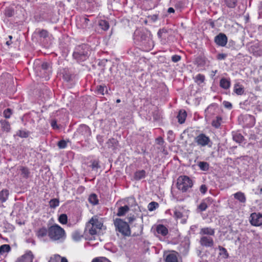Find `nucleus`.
Wrapping results in <instances>:
<instances>
[{"label":"nucleus","mask_w":262,"mask_h":262,"mask_svg":"<svg viewBox=\"0 0 262 262\" xmlns=\"http://www.w3.org/2000/svg\"><path fill=\"white\" fill-rule=\"evenodd\" d=\"M48 236L53 241H60L65 238V231L59 225L55 224L48 229Z\"/></svg>","instance_id":"nucleus-1"},{"label":"nucleus","mask_w":262,"mask_h":262,"mask_svg":"<svg viewBox=\"0 0 262 262\" xmlns=\"http://www.w3.org/2000/svg\"><path fill=\"white\" fill-rule=\"evenodd\" d=\"M134 34L135 39L142 42L146 50H150L152 48L153 42L149 39V33L147 32L136 31Z\"/></svg>","instance_id":"nucleus-2"},{"label":"nucleus","mask_w":262,"mask_h":262,"mask_svg":"<svg viewBox=\"0 0 262 262\" xmlns=\"http://www.w3.org/2000/svg\"><path fill=\"white\" fill-rule=\"evenodd\" d=\"M177 188L182 192L186 191L193 185L192 180L187 176H180L177 180Z\"/></svg>","instance_id":"nucleus-3"},{"label":"nucleus","mask_w":262,"mask_h":262,"mask_svg":"<svg viewBox=\"0 0 262 262\" xmlns=\"http://www.w3.org/2000/svg\"><path fill=\"white\" fill-rule=\"evenodd\" d=\"M116 229L123 235L129 236L130 230L128 224L120 219H116L114 221Z\"/></svg>","instance_id":"nucleus-4"},{"label":"nucleus","mask_w":262,"mask_h":262,"mask_svg":"<svg viewBox=\"0 0 262 262\" xmlns=\"http://www.w3.org/2000/svg\"><path fill=\"white\" fill-rule=\"evenodd\" d=\"M189 215V210L187 209L178 206L175 208L174 211V215L177 220H180V222L182 224H185L188 219Z\"/></svg>","instance_id":"nucleus-5"},{"label":"nucleus","mask_w":262,"mask_h":262,"mask_svg":"<svg viewBox=\"0 0 262 262\" xmlns=\"http://www.w3.org/2000/svg\"><path fill=\"white\" fill-rule=\"evenodd\" d=\"M92 226L89 229V233L91 235H95L97 233V229H101L102 226V224L98 221L97 219L92 217L87 224V227Z\"/></svg>","instance_id":"nucleus-6"},{"label":"nucleus","mask_w":262,"mask_h":262,"mask_svg":"<svg viewBox=\"0 0 262 262\" xmlns=\"http://www.w3.org/2000/svg\"><path fill=\"white\" fill-rule=\"evenodd\" d=\"M249 222L252 226H261L262 225V214L255 212L251 213L249 217Z\"/></svg>","instance_id":"nucleus-7"},{"label":"nucleus","mask_w":262,"mask_h":262,"mask_svg":"<svg viewBox=\"0 0 262 262\" xmlns=\"http://www.w3.org/2000/svg\"><path fill=\"white\" fill-rule=\"evenodd\" d=\"M194 140L198 145L202 146H205L208 145L210 142V139L209 137L203 134L196 136Z\"/></svg>","instance_id":"nucleus-8"},{"label":"nucleus","mask_w":262,"mask_h":262,"mask_svg":"<svg viewBox=\"0 0 262 262\" xmlns=\"http://www.w3.org/2000/svg\"><path fill=\"white\" fill-rule=\"evenodd\" d=\"M200 244L206 247H212L214 242L211 236H202L200 239Z\"/></svg>","instance_id":"nucleus-9"},{"label":"nucleus","mask_w":262,"mask_h":262,"mask_svg":"<svg viewBox=\"0 0 262 262\" xmlns=\"http://www.w3.org/2000/svg\"><path fill=\"white\" fill-rule=\"evenodd\" d=\"M217 110L216 105L213 104L209 105L205 110L206 118L207 119H210L213 115L216 113Z\"/></svg>","instance_id":"nucleus-10"},{"label":"nucleus","mask_w":262,"mask_h":262,"mask_svg":"<svg viewBox=\"0 0 262 262\" xmlns=\"http://www.w3.org/2000/svg\"><path fill=\"white\" fill-rule=\"evenodd\" d=\"M214 41L219 46L224 47L227 42V37L224 34L220 33L215 37Z\"/></svg>","instance_id":"nucleus-11"},{"label":"nucleus","mask_w":262,"mask_h":262,"mask_svg":"<svg viewBox=\"0 0 262 262\" xmlns=\"http://www.w3.org/2000/svg\"><path fill=\"white\" fill-rule=\"evenodd\" d=\"M214 229L210 227H204L201 229L200 234L202 236H211L214 235Z\"/></svg>","instance_id":"nucleus-12"},{"label":"nucleus","mask_w":262,"mask_h":262,"mask_svg":"<svg viewBox=\"0 0 262 262\" xmlns=\"http://www.w3.org/2000/svg\"><path fill=\"white\" fill-rule=\"evenodd\" d=\"M88 52L86 51H76L74 52L73 53V56L75 59H77L78 60L83 61L86 59V57L88 56Z\"/></svg>","instance_id":"nucleus-13"},{"label":"nucleus","mask_w":262,"mask_h":262,"mask_svg":"<svg viewBox=\"0 0 262 262\" xmlns=\"http://www.w3.org/2000/svg\"><path fill=\"white\" fill-rule=\"evenodd\" d=\"M35 68H37V71L41 72V69L45 71L47 70L49 68V64L47 62H42L40 60H37L35 62Z\"/></svg>","instance_id":"nucleus-14"},{"label":"nucleus","mask_w":262,"mask_h":262,"mask_svg":"<svg viewBox=\"0 0 262 262\" xmlns=\"http://www.w3.org/2000/svg\"><path fill=\"white\" fill-rule=\"evenodd\" d=\"M178 253L176 251H172L166 255V262H178Z\"/></svg>","instance_id":"nucleus-15"},{"label":"nucleus","mask_w":262,"mask_h":262,"mask_svg":"<svg viewBox=\"0 0 262 262\" xmlns=\"http://www.w3.org/2000/svg\"><path fill=\"white\" fill-rule=\"evenodd\" d=\"M234 198L241 203H245L246 201V198L245 194L241 191L233 194Z\"/></svg>","instance_id":"nucleus-16"},{"label":"nucleus","mask_w":262,"mask_h":262,"mask_svg":"<svg viewBox=\"0 0 262 262\" xmlns=\"http://www.w3.org/2000/svg\"><path fill=\"white\" fill-rule=\"evenodd\" d=\"M33 258V255L31 252H29L27 254L24 255L20 258L19 261L20 262H32Z\"/></svg>","instance_id":"nucleus-17"},{"label":"nucleus","mask_w":262,"mask_h":262,"mask_svg":"<svg viewBox=\"0 0 262 262\" xmlns=\"http://www.w3.org/2000/svg\"><path fill=\"white\" fill-rule=\"evenodd\" d=\"M129 210V207L125 205L123 207H120L118 209V211L117 213V215L118 216H121L124 215Z\"/></svg>","instance_id":"nucleus-18"},{"label":"nucleus","mask_w":262,"mask_h":262,"mask_svg":"<svg viewBox=\"0 0 262 262\" xmlns=\"http://www.w3.org/2000/svg\"><path fill=\"white\" fill-rule=\"evenodd\" d=\"M186 116V112L184 110H180L178 115L179 122L181 124L184 123L185 120Z\"/></svg>","instance_id":"nucleus-19"},{"label":"nucleus","mask_w":262,"mask_h":262,"mask_svg":"<svg viewBox=\"0 0 262 262\" xmlns=\"http://www.w3.org/2000/svg\"><path fill=\"white\" fill-rule=\"evenodd\" d=\"M67 259L65 257H62L59 255H54L51 257L49 262H66Z\"/></svg>","instance_id":"nucleus-20"},{"label":"nucleus","mask_w":262,"mask_h":262,"mask_svg":"<svg viewBox=\"0 0 262 262\" xmlns=\"http://www.w3.org/2000/svg\"><path fill=\"white\" fill-rule=\"evenodd\" d=\"M9 191L7 189H4L0 192V200L2 202H5L8 199Z\"/></svg>","instance_id":"nucleus-21"},{"label":"nucleus","mask_w":262,"mask_h":262,"mask_svg":"<svg viewBox=\"0 0 262 262\" xmlns=\"http://www.w3.org/2000/svg\"><path fill=\"white\" fill-rule=\"evenodd\" d=\"M234 91L237 95H242L244 92V88L238 84H236L234 85Z\"/></svg>","instance_id":"nucleus-22"},{"label":"nucleus","mask_w":262,"mask_h":262,"mask_svg":"<svg viewBox=\"0 0 262 262\" xmlns=\"http://www.w3.org/2000/svg\"><path fill=\"white\" fill-rule=\"evenodd\" d=\"M79 130L83 135L90 134V130L89 127L84 124L81 125L79 127Z\"/></svg>","instance_id":"nucleus-23"},{"label":"nucleus","mask_w":262,"mask_h":262,"mask_svg":"<svg viewBox=\"0 0 262 262\" xmlns=\"http://www.w3.org/2000/svg\"><path fill=\"white\" fill-rule=\"evenodd\" d=\"M220 85L222 88L227 89L230 87V83L228 80L223 78L220 81Z\"/></svg>","instance_id":"nucleus-24"},{"label":"nucleus","mask_w":262,"mask_h":262,"mask_svg":"<svg viewBox=\"0 0 262 262\" xmlns=\"http://www.w3.org/2000/svg\"><path fill=\"white\" fill-rule=\"evenodd\" d=\"M89 201L90 203L93 205H96L98 203V200L97 199V196L94 193L91 194L90 195Z\"/></svg>","instance_id":"nucleus-25"},{"label":"nucleus","mask_w":262,"mask_h":262,"mask_svg":"<svg viewBox=\"0 0 262 262\" xmlns=\"http://www.w3.org/2000/svg\"><path fill=\"white\" fill-rule=\"evenodd\" d=\"M99 25L103 30H107L109 28L108 23L105 20H101L99 22Z\"/></svg>","instance_id":"nucleus-26"},{"label":"nucleus","mask_w":262,"mask_h":262,"mask_svg":"<svg viewBox=\"0 0 262 262\" xmlns=\"http://www.w3.org/2000/svg\"><path fill=\"white\" fill-rule=\"evenodd\" d=\"M10 247L9 245H3L0 247V254H3L10 250Z\"/></svg>","instance_id":"nucleus-27"},{"label":"nucleus","mask_w":262,"mask_h":262,"mask_svg":"<svg viewBox=\"0 0 262 262\" xmlns=\"http://www.w3.org/2000/svg\"><path fill=\"white\" fill-rule=\"evenodd\" d=\"M155 234L157 236H159V234L164 235V226L163 225H159L157 226Z\"/></svg>","instance_id":"nucleus-28"},{"label":"nucleus","mask_w":262,"mask_h":262,"mask_svg":"<svg viewBox=\"0 0 262 262\" xmlns=\"http://www.w3.org/2000/svg\"><path fill=\"white\" fill-rule=\"evenodd\" d=\"M59 200L57 199H53L50 201L49 205L51 208H55L59 205Z\"/></svg>","instance_id":"nucleus-29"},{"label":"nucleus","mask_w":262,"mask_h":262,"mask_svg":"<svg viewBox=\"0 0 262 262\" xmlns=\"http://www.w3.org/2000/svg\"><path fill=\"white\" fill-rule=\"evenodd\" d=\"M198 166L201 170L204 171L207 170L209 168V164L205 162H200Z\"/></svg>","instance_id":"nucleus-30"},{"label":"nucleus","mask_w":262,"mask_h":262,"mask_svg":"<svg viewBox=\"0 0 262 262\" xmlns=\"http://www.w3.org/2000/svg\"><path fill=\"white\" fill-rule=\"evenodd\" d=\"M159 206L158 203L156 202H151L148 205V209L149 211H151L155 210Z\"/></svg>","instance_id":"nucleus-31"},{"label":"nucleus","mask_w":262,"mask_h":262,"mask_svg":"<svg viewBox=\"0 0 262 262\" xmlns=\"http://www.w3.org/2000/svg\"><path fill=\"white\" fill-rule=\"evenodd\" d=\"M2 127L3 130L7 132H9L10 129V126L9 123L7 121L2 122Z\"/></svg>","instance_id":"nucleus-32"},{"label":"nucleus","mask_w":262,"mask_h":262,"mask_svg":"<svg viewBox=\"0 0 262 262\" xmlns=\"http://www.w3.org/2000/svg\"><path fill=\"white\" fill-rule=\"evenodd\" d=\"M222 120V118L220 117H217L216 119L213 120L212 122V125L215 128H218L221 125V121Z\"/></svg>","instance_id":"nucleus-33"},{"label":"nucleus","mask_w":262,"mask_h":262,"mask_svg":"<svg viewBox=\"0 0 262 262\" xmlns=\"http://www.w3.org/2000/svg\"><path fill=\"white\" fill-rule=\"evenodd\" d=\"M145 176V171L144 170H141L138 172H137L135 174V178L136 180H140L144 178Z\"/></svg>","instance_id":"nucleus-34"},{"label":"nucleus","mask_w":262,"mask_h":262,"mask_svg":"<svg viewBox=\"0 0 262 262\" xmlns=\"http://www.w3.org/2000/svg\"><path fill=\"white\" fill-rule=\"evenodd\" d=\"M67 215L66 214H61L58 219V220L60 223L63 224H65L67 222Z\"/></svg>","instance_id":"nucleus-35"},{"label":"nucleus","mask_w":262,"mask_h":262,"mask_svg":"<svg viewBox=\"0 0 262 262\" xmlns=\"http://www.w3.org/2000/svg\"><path fill=\"white\" fill-rule=\"evenodd\" d=\"M82 237L78 231H75L72 234V238L74 241H78Z\"/></svg>","instance_id":"nucleus-36"},{"label":"nucleus","mask_w":262,"mask_h":262,"mask_svg":"<svg viewBox=\"0 0 262 262\" xmlns=\"http://www.w3.org/2000/svg\"><path fill=\"white\" fill-rule=\"evenodd\" d=\"M47 231L45 228H42L39 229V230L38 231V236L42 237L47 235Z\"/></svg>","instance_id":"nucleus-37"},{"label":"nucleus","mask_w":262,"mask_h":262,"mask_svg":"<svg viewBox=\"0 0 262 262\" xmlns=\"http://www.w3.org/2000/svg\"><path fill=\"white\" fill-rule=\"evenodd\" d=\"M16 135L21 137V138H26L29 135V133L24 131V130H19L17 133Z\"/></svg>","instance_id":"nucleus-38"},{"label":"nucleus","mask_w":262,"mask_h":262,"mask_svg":"<svg viewBox=\"0 0 262 262\" xmlns=\"http://www.w3.org/2000/svg\"><path fill=\"white\" fill-rule=\"evenodd\" d=\"M14 14V10L12 8H8L5 11V14L8 17H11Z\"/></svg>","instance_id":"nucleus-39"},{"label":"nucleus","mask_w":262,"mask_h":262,"mask_svg":"<svg viewBox=\"0 0 262 262\" xmlns=\"http://www.w3.org/2000/svg\"><path fill=\"white\" fill-rule=\"evenodd\" d=\"M226 3L228 7L232 8L235 6L236 0H226Z\"/></svg>","instance_id":"nucleus-40"},{"label":"nucleus","mask_w":262,"mask_h":262,"mask_svg":"<svg viewBox=\"0 0 262 262\" xmlns=\"http://www.w3.org/2000/svg\"><path fill=\"white\" fill-rule=\"evenodd\" d=\"M21 174L23 176L24 178H28L29 176V172L27 168H22L21 169Z\"/></svg>","instance_id":"nucleus-41"},{"label":"nucleus","mask_w":262,"mask_h":262,"mask_svg":"<svg viewBox=\"0 0 262 262\" xmlns=\"http://www.w3.org/2000/svg\"><path fill=\"white\" fill-rule=\"evenodd\" d=\"M195 80L197 82L202 83L205 80V77L202 75L198 74L195 77Z\"/></svg>","instance_id":"nucleus-42"},{"label":"nucleus","mask_w":262,"mask_h":262,"mask_svg":"<svg viewBox=\"0 0 262 262\" xmlns=\"http://www.w3.org/2000/svg\"><path fill=\"white\" fill-rule=\"evenodd\" d=\"M105 89V91H107V89L105 86H102L101 85H99L97 87V91L98 93L101 94V95H103L104 94V91Z\"/></svg>","instance_id":"nucleus-43"},{"label":"nucleus","mask_w":262,"mask_h":262,"mask_svg":"<svg viewBox=\"0 0 262 262\" xmlns=\"http://www.w3.org/2000/svg\"><path fill=\"white\" fill-rule=\"evenodd\" d=\"M12 114V110L10 108H7L4 112V115L5 118H9Z\"/></svg>","instance_id":"nucleus-44"},{"label":"nucleus","mask_w":262,"mask_h":262,"mask_svg":"<svg viewBox=\"0 0 262 262\" xmlns=\"http://www.w3.org/2000/svg\"><path fill=\"white\" fill-rule=\"evenodd\" d=\"M57 145L59 148H64L67 146V142L64 140H61L58 142Z\"/></svg>","instance_id":"nucleus-45"},{"label":"nucleus","mask_w":262,"mask_h":262,"mask_svg":"<svg viewBox=\"0 0 262 262\" xmlns=\"http://www.w3.org/2000/svg\"><path fill=\"white\" fill-rule=\"evenodd\" d=\"M219 250L220 251V254H223L224 257H227L228 256V254L226 250L222 247H219Z\"/></svg>","instance_id":"nucleus-46"},{"label":"nucleus","mask_w":262,"mask_h":262,"mask_svg":"<svg viewBox=\"0 0 262 262\" xmlns=\"http://www.w3.org/2000/svg\"><path fill=\"white\" fill-rule=\"evenodd\" d=\"M207 208L206 203L204 202L201 203L199 206V208L201 211H204Z\"/></svg>","instance_id":"nucleus-47"},{"label":"nucleus","mask_w":262,"mask_h":262,"mask_svg":"<svg viewBox=\"0 0 262 262\" xmlns=\"http://www.w3.org/2000/svg\"><path fill=\"white\" fill-rule=\"evenodd\" d=\"M48 35V33L46 30H42L39 32V35L40 37L46 38Z\"/></svg>","instance_id":"nucleus-48"},{"label":"nucleus","mask_w":262,"mask_h":262,"mask_svg":"<svg viewBox=\"0 0 262 262\" xmlns=\"http://www.w3.org/2000/svg\"><path fill=\"white\" fill-rule=\"evenodd\" d=\"M181 59V57L179 55H174L171 57V60L174 62H177L179 61Z\"/></svg>","instance_id":"nucleus-49"},{"label":"nucleus","mask_w":262,"mask_h":262,"mask_svg":"<svg viewBox=\"0 0 262 262\" xmlns=\"http://www.w3.org/2000/svg\"><path fill=\"white\" fill-rule=\"evenodd\" d=\"M92 262H111L107 259L104 258L102 259L96 258L93 260Z\"/></svg>","instance_id":"nucleus-50"},{"label":"nucleus","mask_w":262,"mask_h":262,"mask_svg":"<svg viewBox=\"0 0 262 262\" xmlns=\"http://www.w3.org/2000/svg\"><path fill=\"white\" fill-rule=\"evenodd\" d=\"M92 167L93 169H98L100 168V166L99 165L98 162L96 161H93L92 164Z\"/></svg>","instance_id":"nucleus-51"},{"label":"nucleus","mask_w":262,"mask_h":262,"mask_svg":"<svg viewBox=\"0 0 262 262\" xmlns=\"http://www.w3.org/2000/svg\"><path fill=\"white\" fill-rule=\"evenodd\" d=\"M167 139L169 140V141H172L173 140V133L172 131H169L168 132V137Z\"/></svg>","instance_id":"nucleus-52"},{"label":"nucleus","mask_w":262,"mask_h":262,"mask_svg":"<svg viewBox=\"0 0 262 262\" xmlns=\"http://www.w3.org/2000/svg\"><path fill=\"white\" fill-rule=\"evenodd\" d=\"M207 188L206 186V185H201V186L200 187V191L202 193H203V194L205 193L207 191Z\"/></svg>","instance_id":"nucleus-53"},{"label":"nucleus","mask_w":262,"mask_h":262,"mask_svg":"<svg viewBox=\"0 0 262 262\" xmlns=\"http://www.w3.org/2000/svg\"><path fill=\"white\" fill-rule=\"evenodd\" d=\"M223 104L224 105V106L226 108H231V106H232V105L229 102H227V101H224L223 102Z\"/></svg>","instance_id":"nucleus-54"},{"label":"nucleus","mask_w":262,"mask_h":262,"mask_svg":"<svg viewBox=\"0 0 262 262\" xmlns=\"http://www.w3.org/2000/svg\"><path fill=\"white\" fill-rule=\"evenodd\" d=\"M226 55L224 54H219L217 55V59L219 60H222L225 59Z\"/></svg>","instance_id":"nucleus-55"},{"label":"nucleus","mask_w":262,"mask_h":262,"mask_svg":"<svg viewBox=\"0 0 262 262\" xmlns=\"http://www.w3.org/2000/svg\"><path fill=\"white\" fill-rule=\"evenodd\" d=\"M135 220V217L134 215L127 217V220L129 223H131Z\"/></svg>","instance_id":"nucleus-56"},{"label":"nucleus","mask_w":262,"mask_h":262,"mask_svg":"<svg viewBox=\"0 0 262 262\" xmlns=\"http://www.w3.org/2000/svg\"><path fill=\"white\" fill-rule=\"evenodd\" d=\"M51 125L54 128H57V122L56 121L54 120V121H52V122H51Z\"/></svg>","instance_id":"nucleus-57"},{"label":"nucleus","mask_w":262,"mask_h":262,"mask_svg":"<svg viewBox=\"0 0 262 262\" xmlns=\"http://www.w3.org/2000/svg\"><path fill=\"white\" fill-rule=\"evenodd\" d=\"M64 78L67 81H69L70 80V76L68 75H64Z\"/></svg>","instance_id":"nucleus-58"},{"label":"nucleus","mask_w":262,"mask_h":262,"mask_svg":"<svg viewBox=\"0 0 262 262\" xmlns=\"http://www.w3.org/2000/svg\"><path fill=\"white\" fill-rule=\"evenodd\" d=\"M167 11L169 13H174V10L172 8H168Z\"/></svg>","instance_id":"nucleus-59"},{"label":"nucleus","mask_w":262,"mask_h":262,"mask_svg":"<svg viewBox=\"0 0 262 262\" xmlns=\"http://www.w3.org/2000/svg\"><path fill=\"white\" fill-rule=\"evenodd\" d=\"M236 137H237L238 138V139H239V140H238V141L240 142V141H242V140H243V136H242L241 135H237Z\"/></svg>","instance_id":"nucleus-60"},{"label":"nucleus","mask_w":262,"mask_h":262,"mask_svg":"<svg viewBox=\"0 0 262 262\" xmlns=\"http://www.w3.org/2000/svg\"><path fill=\"white\" fill-rule=\"evenodd\" d=\"M158 35L161 37L162 35V31L161 30H160L158 33Z\"/></svg>","instance_id":"nucleus-61"},{"label":"nucleus","mask_w":262,"mask_h":262,"mask_svg":"<svg viewBox=\"0 0 262 262\" xmlns=\"http://www.w3.org/2000/svg\"><path fill=\"white\" fill-rule=\"evenodd\" d=\"M97 139L100 142H101V137L100 136H97Z\"/></svg>","instance_id":"nucleus-62"},{"label":"nucleus","mask_w":262,"mask_h":262,"mask_svg":"<svg viewBox=\"0 0 262 262\" xmlns=\"http://www.w3.org/2000/svg\"><path fill=\"white\" fill-rule=\"evenodd\" d=\"M157 140H159V143H160V142H163V139H162V138H161V137H160V138H158V139H157Z\"/></svg>","instance_id":"nucleus-63"},{"label":"nucleus","mask_w":262,"mask_h":262,"mask_svg":"<svg viewBox=\"0 0 262 262\" xmlns=\"http://www.w3.org/2000/svg\"><path fill=\"white\" fill-rule=\"evenodd\" d=\"M164 232H165V235H166L167 234V233H168V230L165 227Z\"/></svg>","instance_id":"nucleus-64"}]
</instances>
